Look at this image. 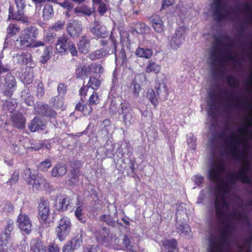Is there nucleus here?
<instances>
[{
	"mask_svg": "<svg viewBox=\"0 0 252 252\" xmlns=\"http://www.w3.org/2000/svg\"><path fill=\"white\" fill-rule=\"evenodd\" d=\"M252 235L246 239L242 245L239 246V252H251ZM231 247L227 232L222 233L218 237H212L209 241L208 252H230Z\"/></svg>",
	"mask_w": 252,
	"mask_h": 252,
	"instance_id": "f257e3e1",
	"label": "nucleus"
},
{
	"mask_svg": "<svg viewBox=\"0 0 252 252\" xmlns=\"http://www.w3.org/2000/svg\"><path fill=\"white\" fill-rule=\"evenodd\" d=\"M232 47H226V51L221 53L216 47L212 49L210 54V61L213 65L224 64L228 62H235L239 59V56L232 51Z\"/></svg>",
	"mask_w": 252,
	"mask_h": 252,
	"instance_id": "f03ea898",
	"label": "nucleus"
},
{
	"mask_svg": "<svg viewBox=\"0 0 252 252\" xmlns=\"http://www.w3.org/2000/svg\"><path fill=\"white\" fill-rule=\"evenodd\" d=\"M210 11L218 21L234 20V11L228 9L224 4L223 0H214L210 7Z\"/></svg>",
	"mask_w": 252,
	"mask_h": 252,
	"instance_id": "7ed1b4c3",
	"label": "nucleus"
},
{
	"mask_svg": "<svg viewBox=\"0 0 252 252\" xmlns=\"http://www.w3.org/2000/svg\"><path fill=\"white\" fill-rule=\"evenodd\" d=\"M23 177L27 183L32 186V189L36 190H42L48 186L47 180L42 176L30 169H26L24 171Z\"/></svg>",
	"mask_w": 252,
	"mask_h": 252,
	"instance_id": "20e7f679",
	"label": "nucleus"
},
{
	"mask_svg": "<svg viewBox=\"0 0 252 252\" xmlns=\"http://www.w3.org/2000/svg\"><path fill=\"white\" fill-rule=\"evenodd\" d=\"M38 34V29L34 26H30L25 28L21 32L19 39L17 40V41L19 42L21 48H27V45H30L32 40L37 37Z\"/></svg>",
	"mask_w": 252,
	"mask_h": 252,
	"instance_id": "39448f33",
	"label": "nucleus"
},
{
	"mask_svg": "<svg viewBox=\"0 0 252 252\" xmlns=\"http://www.w3.org/2000/svg\"><path fill=\"white\" fill-rule=\"evenodd\" d=\"M71 228V223L68 218L63 217L59 220L55 232L60 241L62 242L65 239L70 232Z\"/></svg>",
	"mask_w": 252,
	"mask_h": 252,
	"instance_id": "423d86ee",
	"label": "nucleus"
},
{
	"mask_svg": "<svg viewBox=\"0 0 252 252\" xmlns=\"http://www.w3.org/2000/svg\"><path fill=\"white\" fill-rule=\"evenodd\" d=\"M17 8V14L13 13V6H10L9 8L8 20L20 21L23 23L28 22V18L24 15V9L25 7V0H15Z\"/></svg>",
	"mask_w": 252,
	"mask_h": 252,
	"instance_id": "0eeeda50",
	"label": "nucleus"
},
{
	"mask_svg": "<svg viewBox=\"0 0 252 252\" xmlns=\"http://www.w3.org/2000/svg\"><path fill=\"white\" fill-rule=\"evenodd\" d=\"M50 211L48 200L46 198H41L38 206V218L41 223L46 224L49 222Z\"/></svg>",
	"mask_w": 252,
	"mask_h": 252,
	"instance_id": "6e6552de",
	"label": "nucleus"
},
{
	"mask_svg": "<svg viewBox=\"0 0 252 252\" xmlns=\"http://www.w3.org/2000/svg\"><path fill=\"white\" fill-rule=\"evenodd\" d=\"M0 81L3 84V93L7 96H10L16 88V80L13 76L9 72L5 75L0 76Z\"/></svg>",
	"mask_w": 252,
	"mask_h": 252,
	"instance_id": "1a4fd4ad",
	"label": "nucleus"
},
{
	"mask_svg": "<svg viewBox=\"0 0 252 252\" xmlns=\"http://www.w3.org/2000/svg\"><path fill=\"white\" fill-rule=\"evenodd\" d=\"M185 28L180 27L177 29L175 33L168 39L170 47L174 50L178 49L185 40Z\"/></svg>",
	"mask_w": 252,
	"mask_h": 252,
	"instance_id": "9d476101",
	"label": "nucleus"
},
{
	"mask_svg": "<svg viewBox=\"0 0 252 252\" xmlns=\"http://www.w3.org/2000/svg\"><path fill=\"white\" fill-rule=\"evenodd\" d=\"M17 225L23 233L29 234L32 230V221L30 217L26 214L21 213L19 215L17 220Z\"/></svg>",
	"mask_w": 252,
	"mask_h": 252,
	"instance_id": "9b49d317",
	"label": "nucleus"
},
{
	"mask_svg": "<svg viewBox=\"0 0 252 252\" xmlns=\"http://www.w3.org/2000/svg\"><path fill=\"white\" fill-rule=\"evenodd\" d=\"M92 34L98 38H104L108 36V32L106 27L98 21H94L90 27Z\"/></svg>",
	"mask_w": 252,
	"mask_h": 252,
	"instance_id": "f8f14e48",
	"label": "nucleus"
},
{
	"mask_svg": "<svg viewBox=\"0 0 252 252\" xmlns=\"http://www.w3.org/2000/svg\"><path fill=\"white\" fill-rule=\"evenodd\" d=\"M11 222L9 224L5 232V240H3V235L0 236V252H15L14 248L9 244L11 232Z\"/></svg>",
	"mask_w": 252,
	"mask_h": 252,
	"instance_id": "ddd939ff",
	"label": "nucleus"
},
{
	"mask_svg": "<svg viewBox=\"0 0 252 252\" xmlns=\"http://www.w3.org/2000/svg\"><path fill=\"white\" fill-rule=\"evenodd\" d=\"M13 62L19 64H29V66L34 67L32 56L28 52H20L13 55Z\"/></svg>",
	"mask_w": 252,
	"mask_h": 252,
	"instance_id": "4468645a",
	"label": "nucleus"
},
{
	"mask_svg": "<svg viewBox=\"0 0 252 252\" xmlns=\"http://www.w3.org/2000/svg\"><path fill=\"white\" fill-rule=\"evenodd\" d=\"M82 243V235L78 233L70 241H68L63 248V252H74Z\"/></svg>",
	"mask_w": 252,
	"mask_h": 252,
	"instance_id": "2eb2a0df",
	"label": "nucleus"
},
{
	"mask_svg": "<svg viewBox=\"0 0 252 252\" xmlns=\"http://www.w3.org/2000/svg\"><path fill=\"white\" fill-rule=\"evenodd\" d=\"M116 50V44L113 41L111 43V47H104L100 50H96L89 55V58L92 60L102 58L106 56L113 53Z\"/></svg>",
	"mask_w": 252,
	"mask_h": 252,
	"instance_id": "dca6fc26",
	"label": "nucleus"
},
{
	"mask_svg": "<svg viewBox=\"0 0 252 252\" xmlns=\"http://www.w3.org/2000/svg\"><path fill=\"white\" fill-rule=\"evenodd\" d=\"M121 108L120 114L123 116V121L126 125H130L132 123L133 116L132 109L129 103L124 101L121 103Z\"/></svg>",
	"mask_w": 252,
	"mask_h": 252,
	"instance_id": "f3484780",
	"label": "nucleus"
},
{
	"mask_svg": "<svg viewBox=\"0 0 252 252\" xmlns=\"http://www.w3.org/2000/svg\"><path fill=\"white\" fill-rule=\"evenodd\" d=\"M66 31L70 36L72 37H77L82 32L81 24L77 21L69 20L66 26Z\"/></svg>",
	"mask_w": 252,
	"mask_h": 252,
	"instance_id": "a211bd4d",
	"label": "nucleus"
},
{
	"mask_svg": "<svg viewBox=\"0 0 252 252\" xmlns=\"http://www.w3.org/2000/svg\"><path fill=\"white\" fill-rule=\"evenodd\" d=\"M68 37L66 36H63L58 38L56 44V52L60 55H64L67 53Z\"/></svg>",
	"mask_w": 252,
	"mask_h": 252,
	"instance_id": "6ab92c4d",
	"label": "nucleus"
},
{
	"mask_svg": "<svg viewBox=\"0 0 252 252\" xmlns=\"http://www.w3.org/2000/svg\"><path fill=\"white\" fill-rule=\"evenodd\" d=\"M45 126V122L43 119L34 118L29 126V129L32 132L42 130Z\"/></svg>",
	"mask_w": 252,
	"mask_h": 252,
	"instance_id": "aec40b11",
	"label": "nucleus"
},
{
	"mask_svg": "<svg viewBox=\"0 0 252 252\" xmlns=\"http://www.w3.org/2000/svg\"><path fill=\"white\" fill-rule=\"evenodd\" d=\"M33 67H31V66H27L25 68V70L22 72L21 79L24 84H30L32 81L33 78Z\"/></svg>",
	"mask_w": 252,
	"mask_h": 252,
	"instance_id": "412c9836",
	"label": "nucleus"
},
{
	"mask_svg": "<svg viewBox=\"0 0 252 252\" xmlns=\"http://www.w3.org/2000/svg\"><path fill=\"white\" fill-rule=\"evenodd\" d=\"M77 46L80 52L83 54L88 53L91 47L90 40L85 36H82L79 40Z\"/></svg>",
	"mask_w": 252,
	"mask_h": 252,
	"instance_id": "4be33fe9",
	"label": "nucleus"
},
{
	"mask_svg": "<svg viewBox=\"0 0 252 252\" xmlns=\"http://www.w3.org/2000/svg\"><path fill=\"white\" fill-rule=\"evenodd\" d=\"M151 22L153 28L157 32L160 33L163 31L164 26L160 17L157 15L152 16Z\"/></svg>",
	"mask_w": 252,
	"mask_h": 252,
	"instance_id": "5701e85b",
	"label": "nucleus"
},
{
	"mask_svg": "<svg viewBox=\"0 0 252 252\" xmlns=\"http://www.w3.org/2000/svg\"><path fill=\"white\" fill-rule=\"evenodd\" d=\"M67 169L63 163H58L52 169L51 175L53 177H60L65 174Z\"/></svg>",
	"mask_w": 252,
	"mask_h": 252,
	"instance_id": "b1692460",
	"label": "nucleus"
},
{
	"mask_svg": "<svg viewBox=\"0 0 252 252\" xmlns=\"http://www.w3.org/2000/svg\"><path fill=\"white\" fill-rule=\"evenodd\" d=\"M13 125L19 128H22L25 125V119L21 113H16L11 117Z\"/></svg>",
	"mask_w": 252,
	"mask_h": 252,
	"instance_id": "393cba45",
	"label": "nucleus"
},
{
	"mask_svg": "<svg viewBox=\"0 0 252 252\" xmlns=\"http://www.w3.org/2000/svg\"><path fill=\"white\" fill-rule=\"evenodd\" d=\"M93 72L92 64L88 65H81L76 69V74L78 77L82 78L84 76H88Z\"/></svg>",
	"mask_w": 252,
	"mask_h": 252,
	"instance_id": "a878e982",
	"label": "nucleus"
},
{
	"mask_svg": "<svg viewBox=\"0 0 252 252\" xmlns=\"http://www.w3.org/2000/svg\"><path fill=\"white\" fill-rule=\"evenodd\" d=\"M32 252H46V246L40 240H33L31 242Z\"/></svg>",
	"mask_w": 252,
	"mask_h": 252,
	"instance_id": "bb28decb",
	"label": "nucleus"
},
{
	"mask_svg": "<svg viewBox=\"0 0 252 252\" xmlns=\"http://www.w3.org/2000/svg\"><path fill=\"white\" fill-rule=\"evenodd\" d=\"M69 204V200L65 196H61L57 199L56 208L60 211H64L67 210Z\"/></svg>",
	"mask_w": 252,
	"mask_h": 252,
	"instance_id": "cd10ccee",
	"label": "nucleus"
},
{
	"mask_svg": "<svg viewBox=\"0 0 252 252\" xmlns=\"http://www.w3.org/2000/svg\"><path fill=\"white\" fill-rule=\"evenodd\" d=\"M74 12L75 14L81 13L83 15L89 16L94 13V9L93 7L83 5L76 7Z\"/></svg>",
	"mask_w": 252,
	"mask_h": 252,
	"instance_id": "c85d7f7f",
	"label": "nucleus"
},
{
	"mask_svg": "<svg viewBox=\"0 0 252 252\" xmlns=\"http://www.w3.org/2000/svg\"><path fill=\"white\" fill-rule=\"evenodd\" d=\"M160 65L158 64L152 60H150L149 61L148 64L146 66L145 71L147 73L153 72L157 74L160 72Z\"/></svg>",
	"mask_w": 252,
	"mask_h": 252,
	"instance_id": "c756f323",
	"label": "nucleus"
},
{
	"mask_svg": "<svg viewBox=\"0 0 252 252\" xmlns=\"http://www.w3.org/2000/svg\"><path fill=\"white\" fill-rule=\"evenodd\" d=\"M135 54L139 57L149 59L152 57L153 52L151 49L139 47L136 49Z\"/></svg>",
	"mask_w": 252,
	"mask_h": 252,
	"instance_id": "7c9ffc66",
	"label": "nucleus"
},
{
	"mask_svg": "<svg viewBox=\"0 0 252 252\" xmlns=\"http://www.w3.org/2000/svg\"><path fill=\"white\" fill-rule=\"evenodd\" d=\"M157 94L164 97H167L168 95V90L165 83H159L158 86L156 87Z\"/></svg>",
	"mask_w": 252,
	"mask_h": 252,
	"instance_id": "2f4dec72",
	"label": "nucleus"
},
{
	"mask_svg": "<svg viewBox=\"0 0 252 252\" xmlns=\"http://www.w3.org/2000/svg\"><path fill=\"white\" fill-rule=\"evenodd\" d=\"M163 245L168 252L177 250V242L175 239L165 240L163 242Z\"/></svg>",
	"mask_w": 252,
	"mask_h": 252,
	"instance_id": "473e14b6",
	"label": "nucleus"
},
{
	"mask_svg": "<svg viewBox=\"0 0 252 252\" xmlns=\"http://www.w3.org/2000/svg\"><path fill=\"white\" fill-rule=\"evenodd\" d=\"M147 97L153 106L156 107L158 105V99L157 97L155 92L153 89L148 90Z\"/></svg>",
	"mask_w": 252,
	"mask_h": 252,
	"instance_id": "72a5a7b5",
	"label": "nucleus"
},
{
	"mask_svg": "<svg viewBox=\"0 0 252 252\" xmlns=\"http://www.w3.org/2000/svg\"><path fill=\"white\" fill-rule=\"evenodd\" d=\"M87 85L88 87L92 90H97L101 85V81L98 78L94 77H91Z\"/></svg>",
	"mask_w": 252,
	"mask_h": 252,
	"instance_id": "f704fd0d",
	"label": "nucleus"
},
{
	"mask_svg": "<svg viewBox=\"0 0 252 252\" xmlns=\"http://www.w3.org/2000/svg\"><path fill=\"white\" fill-rule=\"evenodd\" d=\"M53 9L50 4H46L43 10V17L44 20L50 19L53 15Z\"/></svg>",
	"mask_w": 252,
	"mask_h": 252,
	"instance_id": "c9c22d12",
	"label": "nucleus"
},
{
	"mask_svg": "<svg viewBox=\"0 0 252 252\" xmlns=\"http://www.w3.org/2000/svg\"><path fill=\"white\" fill-rule=\"evenodd\" d=\"M176 226L178 231L181 233L187 234L190 231V228L188 224L186 223L184 224L181 221H177Z\"/></svg>",
	"mask_w": 252,
	"mask_h": 252,
	"instance_id": "e433bc0d",
	"label": "nucleus"
},
{
	"mask_svg": "<svg viewBox=\"0 0 252 252\" xmlns=\"http://www.w3.org/2000/svg\"><path fill=\"white\" fill-rule=\"evenodd\" d=\"M140 85L135 81H133L130 86V90L135 97L139 96V93L141 90Z\"/></svg>",
	"mask_w": 252,
	"mask_h": 252,
	"instance_id": "4c0bfd02",
	"label": "nucleus"
},
{
	"mask_svg": "<svg viewBox=\"0 0 252 252\" xmlns=\"http://www.w3.org/2000/svg\"><path fill=\"white\" fill-rule=\"evenodd\" d=\"M107 234L108 233L106 230H102L100 232V233H95V236L98 242L100 243H103L104 242H108V238L105 236V235H107Z\"/></svg>",
	"mask_w": 252,
	"mask_h": 252,
	"instance_id": "58836bf2",
	"label": "nucleus"
},
{
	"mask_svg": "<svg viewBox=\"0 0 252 252\" xmlns=\"http://www.w3.org/2000/svg\"><path fill=\"white\" fill-rule=\"evenodd\" d=\"M20 30V28L16 24H10L7 29V33L11 36L15 35Z\"/></svg>",
	"mask_w": 252,
	"mask_h": 252,
	"instance_id": "ea45409f",
	"label": "nucleus"
},
{
	"mask_svg": "<svg viewBox=\"0 0 252 252\" xmlns=\"http://www.w3.org/2000/svg\"><path fill=\"white\" fill-rule=\"evenodd\" d=\"M92 67H93V72L96 75H98L99 76L103 73V68L99 64L92 63Z\"/></svg>",
	"mask_w": 252,
	"mask_h": 252,
	"instance_id": "a19ab883",
	"label": "nucleus"
},
{
	"mask_svg": "<svg viewBox=\"0 0 252 252\" xmlns=\"http://www.w3.org/2000/svg\"><path fill=\"white\" fill-rule=\"evenodd\" d=\"M100 101V98L98 94L95 92H93V94L89 98V104L90 105H96Z\"/></svg>",
	"mask_w": 252,
	"mask_h": 252,
	"instance_id": "79ce46f5",
	"label": "nucleus"
},
{
	"mask_svg": "<svg viewBox=\"0 0 252 252\" xmlns=\"http://www.w3.org/2000/svg\"><path fill=\"white\" fill-rule=\"evenodd\" d=\"M75 215L77 219L81 222H84V214L81 206H78L75 211Z\"/></svg>",
	"mask_w": 252,
	"mask_h": 252,
	"instance_id": "37998d69",
	"label": "nucleus"
},
{
	"mask_svg": "<svg viewBox=\"0 0 252 252\" xmlns=\"http://www.w3.org/2000/svg\"><path fill=\"white\" fill-rule=\"evenodd\" d=\"M3 109L11 113L16 107V104L11 101H6L3 104Z\"/></svg>",
	"mask_w": 252,
	"mask_h": 252,
	"instance_id": "c03bdc74",
	"label": "nucleus"
},
{
	"mask_svg": "<svg viewBox=\"0 0 252 252\" xmlns=\"http://www.w3.org/2000/svg\"><path fill=\"white\" fill-rule=\"evenodd\" d=\"M51 166V162L50 160L46 159L41 162L39 166V169L41 171H46Z\"/></svg>",
	"mask_w": 252,
	"mask_h": 252,
	"instance_id": "a18cd8bd",
	"label": "nucleus"
},
{
	"mask_svg": "<svg viewBox=\"0 0 252 252\" xmlns=\"http://www.w3.org/2000/svg\"><path fill=\"white\" fill-rule=\"evenodd\" d=\"M50 58V51L49 48L46 47L41 57V62L43 63H46Z\"/></svg>",
	"mask_w": 252,
	"mask_h": 252,
	"instance_id": "49530a36",
	"label": "nucleus"
},
{
	"mask_svg": "<svg viewBox=\"0 0 252 252\" xmlns=\"http://www.w3.org/2000/svg\"><path fill=\"white\" fill-rule=\"evenodd\" d=\"M245 14L249 22L252 25V7L249 5L245 6Z\"/></svg>",
	"mask_w": 252,
	"mask_h": 252,
	"instance_id": "de8ad7c7",
	"label": "nucleus"
},
{
	"mask_svg": "<svg viewBox=\"0 0 252 252\" xmlns=\"http://www.w3.org/2000/svg\"><path fill=\"white\" fill-rule=\"evenodd\" d=\"M44 45V43L43 42L33 39L30 42V45H27V48H36L39 46H43Z\"/></svg>",
	"mask_w": 252,
	"mask_h": 252,
	"instance_id": "09e8293b",
	"label": "nucleus"
},
{
	"mask_svg": "<svg viewBox=\"0 0 252 252\" xmlns=\"http://www.w3.org/2000/svg\"><path fill=\"white\" fill-rule=\"evenodd\" d=\"M244 56H246V60L250 62L252 66V43L250 45L249 50L245 52Z\"/></svg>",
	"mask_w": 252,
	"mask_h": 252,
	"instance_id": "8fccbe9b",
	"label": "nucleus"
},
{
	"mask_svg": "<svg viewBox=\"0 0 252 252\" xmlns=\"http://www.w3.org/2000/svg\"><path fill=\"white\" fill-rule=\"evenodd\" d=\"M67 49L70 51L72 56H75L77 55V51L76 49L75 44L72 42H68L67 43Z\"/></svg>",
	"mask_w": 252,
	"mask_h": 252,
	"instance_id": "3c124183",
	"label": "nucleus"
},
{
	"mask_svg": "<svg viewBox=\"0 0 252 252\" xmlns=\"http://www.w3.org/2000/svg\"><path fill=\"white\" fill-rule=\"evenodd\" d=\"M44 93V88L43 84L39 82L36 86V95L38 97H41Z\"/></svg>",
	"mask_w": 252,
	"mask_h": 252,
	"instance_id": "603ef678",
	"label": "nucleus"
},
{
	"mask_svg": "<svg viewBox=\"0 0 252 252\" xmlns=\"http://www.w3.org/2000/svg\"><path fill=\"white\" fill-rule=\"evenodd\" d=\"M57 3L67 10L72 9L73 7V4L68 0H65L63 2H59Z\"/></svg>",
	"mask_w": 252,
	"mask_h": 252,
	"instance_id": "864d4df0",
	"label": "nucleus"
},
{
	"mask_svg": "<svg viewBox=\"0 0 252 252\" xmlns=\"http://www.w3.org/2000/svg\"><path fill=\"white\" fill-rule=\"evenodd\" d=\"M100 219L102 221L106 222L108 225H113L114 224V220L111 218L110 215H103L101 217Z\"/></svg>",
	"mask_w": 252,
	"mask_h": 252,
	"instance_id": "5fc2aeb1",
	"label": "nucleus"
},
{
	"mask_svg": "<svg viewBox=\"0 0 252 252\" xmlns=\"http://www.w3.org/2000/svg\"><path fill=\"white\" fill-rule=\"evenodd\" d=\"M64 23L62 21H58L56 23H55L52 27L50 28L51 30H55L56 31H59L62 29L64 26Z\"/></svg>",
	"mask_w": 252,
	"mask_h": 252,
	"instance_id": "6e6d98bb",
	"label": "nucleus"
},
{
	"mask_svg": "<svg viewBox=\"0 0 252 252\" xmlns=\"http://www.w3.org/2000/svg\"><path fill=\"white\" fill-rule=\"evenodd\" d=\"M59 246L55 243H51L48 246L47 252H60Z\"/></svg>",
	"mask_w": 252,
	"mask_h": 252,
	"instance_id": "4d7b16f0",
	"label": "nucleus"
},
{
	"mask_svg": "<svg viewBox=\"0 0 252 252\" xmlns=\"http://www.w3.org/2000/svg\"><path fill=\"white\" fill-rule=\"evenodd\" d=\"M19 176V173L18 171H14L13 173L11 178L7 182L10 184H13L15 183L18 180Z\"/></svg>",
	"mask_w": 252,
	"mask_h": 252,
	"instance_id": "13d9d810",
	"label": "nucleus"
},
{
	"mask_svg": "<svg viewBox=\"0 0 252 252\" xmlns=\"http://www.w3.org/2000/svg\"><path fill=\"white\" fill-rule=\"evenodd\" d=\"M209 104L208 113L209 114L212 115V111L216 109V101L214 98L210 97V102Z\"/></svg>",
	"mask_w": 252,
	"mask_h": 252,
	"instance_id": "bf43d9fd",
	"label": "nucleus"
},
{
	"mask_svg": "<svg viewBox=\"0 0 252 252\" xmlns=\"http://www.w3.org/2000/svg\"><path fill=\"white\" fill-rule=\"evenodd\" d=\"M136 30L137 32L139 33H143L145 32V28H146L145 24L138 23L136 26Z\"/></svg>",
	"mask_w": 252,
	"mask_h": 252,
	"instance_id": "052dcab7",
	"label": "nucleus"
},
{
	"mask_svg": "<svg viewBox=\"0 0 252 252\" xmlns=\"http://www.w3.org/2000/svg\"><path fill=\"white\" fill-rule=\"evenodd\" d=\"M120 240L118 238H112L111 240V244H115L116 246H114V248L116 250L123 249L121 245H120Z\"/></svg>",
	"mask_w": 252,
	"mask_h": 252,
	"instance_id": "680f3d73",
	"label": "nucleus"
},
{
	"mask_svg": "<svg viewBox=\"0 0 252 252\" xmlns=\"http://www.w3.org/2000/svg\"><path fill=\"white\" fill-rule=\"evenodd\" d=\"M21 149L24 151V149L22 147L20 148L19 147H18L17 145H13L12 149H11V152L14 154H18L20 155H22L24 154L23 151H21Z\"/></svg>",
	"mask_w": 252,
	"mask_h": 252,
	"instance_id": "e2e57ef3",
	"label": "nucleus"
},
{
	"mask_svg": "<svg viewBox=\"0 0 252 252\" xmlns=\"http://www.w3.org/2000/svg\"><path fill=\"white\" fill-rule=\"evenodd\" d=\"M130 240L128 238V237L126 235L124 237V238L123 239L122 242V245L121 247H122L123 249L124 248H127L130 245Z\"/></svg>",
	"mask_w": 252,
	"mask_h": 252,
	"instance_id": "0e129e2a",
	"label": "nucleus"
},
{
	"mask_svg": "<svg viewBox=\"0 0 252 252\" xmlns=\"http://www.w3.org/2000/svg\"><path fill=\"white\" fill-rule=\"evenodd\" d=\"M55 35L50 32H47L44 36V40L46 42H52L54 39Z\"/></svg>",
	"mask_w": 252,
	"mask_h": 252,
	"instance_id": "69168bd1",
	"label": "nucleus"
},
{
	"mask_svg": "<svg viewBox=\"0 0 252 252\" xmlns=\"http://www.w3.org/2000/svg\"><path fill=\"white\" fill-rule=\"evenodd\" d=\"M107 10L106 5L104 3H100L98 8V11L101 14H104Z\"/></svg>",
	"mask_w": 252,
	"mask_h": 252,
	"instance_id": "338daca9",
	"label": "nucleus"
},
{
	"mask_svg": "<svg viewBox=\"0 0 252 252\" xmlns=\"http://www.w3.org/2000/svg\"><path fill=\"white\" fill-rule=\"evenodd\" d=\"M83 252H98V247L95 246H89L84 250Z\"/></svg>",
	"mask_w": 252,
	"mask_h": 252,
	"instance_id": "774afa93",
	"label": "nucleus"
}]
</instances>
